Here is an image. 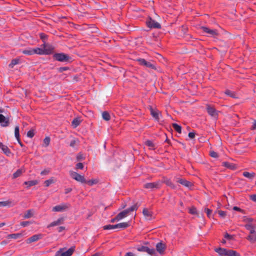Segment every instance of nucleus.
<instances>
[{
	"mask_svg": "<svg viewBox=\"0 0 256 256\" xmlns=\"http://www.w3.org/2000/svg\"><path fill=\"white\" fill-rule=\"evenodd\" d=\"M118 229H124L129 226V222H124L116 224Z\"/></svg>",
	"mask_w": 256,
	"mask_h": 256,
	"instance_id": "23",
	"label": "nucleus"
},
{
	"mask_svg": "<svg viewBox=\"0 0 256 256\" xmlns=\"http://www.w3.org/2000/svg\"><path fill=\"white\" fill-rule=\"evenodd\" d=\"M252 129L253 130L256 129V120H254V121Z\"/></svg>",
	"mask_w": 256,
	"mask_h": 256,
	"instance_id": "64",
	"label": "nucleus"
},
{
	"mask_svg": "<svg viewBox=\"0 0 256 256\" xmlns=\"http://www.w3.org/2000/svg\"><path fill=\"white\" fill-rule=\"evenodd\" d=\"M195 136V134L193 132H189L188 134V136L190 138H194Z\"/></svg>",
	"mask_w": 256,
	"mask_h": 256,
	"instance_id": "63",
	"label": "nucleus"
},
{
	"mask_svg": "<svg viewBox=\"0 0 256 256\" xmlns=\"http://www.w3.org/2000/svg\"><path fill=\"white\" fill-rule=\"evenodd\" d=\"M40 36L42 42H44L43 46H47L46 44V40L47 39L48 36L46 34L44 33H41L40 34Z\"/></svg>",
	"mask_w": 256,
	"mask_h": 256,
	"instance_id": "36",
	"label": "nucleus"
},
{
	"mask_svg": "<svg viewBox=\"0 0 256 256\" xmlns=\"http://www.w3.org/2000/svg\"><path fill=\"white\" fill-rule=\"evenodd\" d=\"M14 136L16 138V139H19V138H20V128L19 126H17L15 127L14 128Z\"/></svg>",
	"mask_w": 256,
	"mask_h": 256,
	"instance_id": "38",
	"label": "nucleus"
},
{
	"mask_svg": "<svg viewBox=\"0 0 256 256\" xmlns=\"http://www.w3.org/2000/svg\"><path fill=\"white\" fill-rule=\"evenodd\" d=\"M22 54H26V55H28V56L32 55V54H34V48H28L25 49L24 50H22Z\"/></svg>",
	"mask_w": 256,
	"mask_h": 256,
	"instance_id": "27",
	"label": "nucleus"
},
{
	"mask_svg": "<svg viewBox=\"0 0 256 256\" xmlns=\"http://www.w3.org/2000/svg\"><path fill=\"white\" fill-rule=\"evenodd\" d=\"M43 238V235L42 234H37L32 236L26 240V244H30L33 242H36L40 240H41Z\"/></svg>",
	"mask_w": 256,
	"mask_h": 256,
	"instance_id": "8",
	"label": "nucleus"
},
{
	"mask_svg": "<svg viewBox=\"0 0 256 256\" xmlns=\"http://www.w3.org/2000/svg\"><path fill=\"white\" fill-rule=\"evenodd\" d=\"M44 48H34V54H38L40 55H48L51 54L54 50V48L50 46H44Z\"/></svg>",
	"mask_w": 256,
	"mask_h": 256,
	"instance_id": "2",
	"label": "nucleus"
},
{
	"mask_svg": "<svg viewBox=\"0 0 256 256\" xmlns=\"http://www.w3.org/2000/svg\"><path fill=\"white\" fill-rule=\"evenodd\" d=\"M120 220V218H117V216H116L115 218H114L111 219V220H110V222H115L116 221H119V220Z\"/></svg>",
	"mask_w": 256,
	"mask_h": 256,
	"instance_id": "61",
	"label": "nucleus"
},
{
	"mask_svg": "<svg viewBox=\"0 0 256 256\" xmlns=\"http://www.w3.org/2000/svg\"><path fill=\"white\" fill-rule=\"evenodd\" d=\"M80 120L78 118H74L72 122V124L74 128L77 127L80 124Z\"/></svg>",
	"mask_w": 256,
	"mask_h": 256,
	"instance_id": "35",
	"label": "nucleus"
},
{
	"mask_svg": "<svg viewBox=\"0 0 256 256\" xmlns=\"http://www.w3.org/2000/svg\"><path fill=\"white\" fill-rule=\"evenodd\" d=\"M177 182L187 188H190L192 186L191 182L186 180V179L178 178Z\"/></svg>",
	"mask_w": 256,
	"mask_h": 256,
	"instance_id": "16",
	"label": "nucleus"
},
{
	"mask_svg": "<svg viewBox=\"0 0 256 256\" xmlns=\"http://www.w3.org/2000/svg\"><path fill=\"white\" fill-rule=\"evenodd\" d=\"M224 93L226 94L227 96H228L231 98H237L236 94L234 92L231 91L229 90H227L225 91Z\"/></svg>",
	"mask_w": 256,
	"mask_h": 256,
	"instance_id": "28",
	"label": "nucleus"
},
{
	"mask_svg": "<svg viewBox=\"0 0 256 256\" xmlns=\"http://www.w3.org/2000/svg\"><path fill=\"white\" fill-rule=\"evenodd\" d=\"M224 238H227V239H228V240H231L232 239V236L229 234H228V233H226L225 234H224Z\"/></svg>",
	"mask_w": 256,
	"mask_h": 256,
	"instance_id": "58",
	"label": "nucleus"
},
{
	"mask_svg": "<svg viewBox=\"0 0 256 256\" xmlns=\"http://www.w3.org/2000/svg\"><path fill=\"white\" fill-rule=\"evenodd\" d=\"M22 236V233H16V234H10L7 236L8 238H14L17 239L18 238H20Z\"/></svg>",
	"mask_w": 256,
	"mask_h": 256,
	"instance_id": "25",
	"label": "nucleus"
},
{
	"mask_svg": "<svg viewBox=\"0 0 256 256\" xmlns=\"http://www.w3.org/2000/svg\"><path fill=\"white\" fill-rule=\"evenodd\" d=\"M0 124L2 127H6L10 124L8 117H5L2 114H0Z\"/></svg>",
	"mask_w": 256,
	"mask_h": 256,
	"instance_id": "13",
	"label": "nucleus"
},
{
	"mask_svg": "<svg viewBox=\"0 0 256 256\" xmlns=\"http://www.w3.org/2000/svg\"><path fill=\"white\" fill-rule=\"evenodd\" d=\"M70 68L68 66L60 67L58 68V72H62L64 71L68 70Z\"/></svg>",
	"mask_w": 256,
	"mask_h": 256,
	"instance_id": "46",
	"label": "nucleus"
},
{
	"mask_svg": "<svg viewBox=\"0 0 256 256\" xmlns=\"http://www.w3.org/2000/svg\"><path fill=\"white\" fill-rule=\"evenodd\" d=\"M218 214H219V216L220 217L224 218V216H226V212L222 211V210H219L218 212Z\"/></svg>",
	"mask_w": 256,
	"mask_h": 256,
	"instance_id": "51",
	"label": "nucleus"
},
{
	"mask_svg": "<svg viewBox=\"0 0 256 256\" xmlns=\"http://www.w3.org/2000/svg\"><path fill=\"white\" fill-rule=\"evenodd\" d=\"M136 248V250L140 252H146L149 254H153L155 253V250L154 248H150L145 246H138Z\"/></svg>",
	"mask_w": 256,
	"mask_h": 256,
	"instance_id": "6",
	"label": "nucleus"
},
{
	"mask_svg": "<svg viewBox=\"0 0 256 256\" xmlns=\"http://www.w3.org/2000/svg\"><path fill=\"white\" fill-rule=\"evenodd\" d=\"M50 172V170L48 169H45L44 170L40 172V174L42 176H44L48 174Z\"/></svg>",
	"mask_w": 256,
	"mask_h": 256,
	"instance_id": "53",
	"label": "nucleus"
},
{
	"mask_svg": "<svg viewBox=\"0 0 256 256\" xmlns=\"http://www.w3.org/2000/svg\"><path fill=\"white\" fill-rule=\"evenodd\" d=\"M22 172V171L20 169L18 170L15 172L13 174V178H16L18 176H20Z\"/></svg>",
	"mask_w": 256,
	"mask_h": 256,
	"instance_id": "39",
	"label": "nucleus"
},
{
	"mask_svg": "<svg viewBox=\"0 0 256 256\" xmlns=\"http://www.w3.org/2000/svg\"><path fill=\"white\" fill-rule=\"evenodd\" d=\"M138 208V206L137 204H134L133 206H131L130 208L121 212L117 215V218H120V220L126 217L128 215V214L130 212H132L135 210H136Z\"/></svg>",
	"mask_w": 256,
	"mask_h": 256,
	"instance_id": "3",
	"label": "nucleus"
},
{
	"mask_svg": "<svg viewBox=\"0 0 256 256\" xmlns=\"http://www.w3.org/2000/svg\"><path fill=\"white\" fill-rule=\"evenodd\" d=\"M19 62L20 60L18 58L13 59L12 60L8 66L10 68H12L15 65L18 64L19 63Z\"/></svg>",
	"mask_w": 256,
	"mask_h": 256,
	"instance_id": "33",
	"label": "nucleus"
},
{
	"mask_svg": "<svg viewBox=\"0 0 256 256\" xmlns=\"http://www.w3.org/2000/svg\"><path fill=\"white\" fill-rule=\"evenodd\" d=\"M174 129L178 133L182 132V126L177 124L174 123L172 124Z\"/></svg>",
	"mask_w": 256,
	"mask_h": 256,
	"instance_id": "30",
	"label": "nucleus"
},
{
	"mask_svg": "<svg viewBox=\"0 0 256 256\" xmlns=\"http://www.w3.org/2000/svg\"><path fill=\"white\" fill-rule=\"evenodd\" d=\"M38 184V180H32L24 182V184L27 185V188L36 185Z\"/></svg>",
	"mask_w": 256,
	"mask_h": 256,
	"instance_id": "24",
	"label": "nucleus"
},
{
	"mask_svg": "<svg viewBox=\"0 0 256 256\" xmlns=\"http://www.w3.org/2000/svg\"><path fill=\"white\" fill-rule=\"evenodd\" d=\"M64 218L62 217L58 218L56 220L52 222L48 226L47 228L52 227L56 226H58L64 222Z\"/></svg>",
	"mask_w": 256,
	"mask_h": 256,
	"instance_id": "15",
	"label": "nucleus"
},
{
	"mask_svg": "<svg viewBox=\"0 0 256 256\" xmlns=\"http://www.w3.org/2000/svg\"><path fill=\"white\" fill-rule=\"evenodd\" d=\"M142 213L146 219L148 220H150L152 214L146 208H144L143 210Z\"/></svg>",
	"mask_w": 256,
	"mask_h": 256,
	"instance_id": "26",
	"label": "nucleus"
},
{
	"mask_svg": "<svg viewBox=\"0 0 256 256\" xmlns=\"http://www.w3.org/2000/svg\"><path fill=\"white\" fill-rule=\"evenodd\" d=\"M53 58L57 61L64 62H70L72 58L68 54L60 52L56 53L53 55Z\"/></svg>",
	"mask_w": 256,
	"mask_h": 256,
	"instance_id": "1",
	"label": "nucleus"
},
{
	"mask_svg": "<svg viewBox=\"0 0 256 256\" xmlns=\"http://www.w3.org/2000/svg\"><path fill=\"white\" fill-rule=\"evenodd\" d=\"M70 175L72 178L76 180V181L84 184L86 182V180L85 179L84 176H82L76 172L70 170Z\"/></svg>",
	"mask_w": 256,
	"mask_h": 256,
	"instance_id": "5",
	"label": "nucleus"
},
{
	"mask_svg": "<svg viewBox=\"0 0 256 256\" xmlns=\"http://www.w3.org/2000/svg\"><path fill=\"white\" fill-rule=\"evenodd\" d=\"M98 182L96 180H91L88 181H86V182L90 186H92L94 184H96Z\"/></svg>",
	"mask_w": 256,
	"mask_h": 256,
	"instance_id": "43",
	"label": "nucleus"
},
{
	"mask_svg": "<svg viewBox=\"0 0 256 256\" xmlns=\"http://www.w3.org/2000/svg\"><path fill=\"white\" fill-rule=\"evenodd\" d=\"M116 228H118V226H116V224L114 225L108 224L104 226H103V229L104 230H110Z\"/></svg>",
	"mask_w": 256,
	"mask_h": 256,
	"instance_id": "31",
	"label": "nucleus"
},
{
	"mask_svg": "<svg viewBox=\"0 0 256 256\" xmlns=\"http://www.w3.org/2000/svg\"><path fill=\"white\" fill-rule=\"evenodd\" d=\"M166 248V246L164 244L161 242V254H162Z\"/></svg>",
	"mask_w": 256,
	"mask_h": 256,
	"instance_id": "54",
	"label": "nucleus"
},
{
	"mask_svg": "<svg viewBox=\"0 0 256 256\" xmlns=\"http://www.w3.org/2000/svg\"><path fill=\"white\" fill-rule=\"evenodd\" d=\"M214 250L220 256H227V254L228 251V250L222 248H216Z\"/></svg>",
	"mask_w": 256,
	"mask_h": 256,
	"instance_id": "17",
	"label": "nucleus"
},
{
	"mask_svg": "<svg viewBox=\"0 0 256 256\" xmlns=\"http://www.w3.org/2000/svg\"><path fill=\"white\" fill-rule=\"evenodd\" d=\"M65 230V227L64 226H60L58 228V231L59 232H62V230Z\"/></svg>",
	"mask_w": 256,
	"mask_h": 256,
	"instance_id": "62",
	"label": "nucleus"
},
{
	"mask_svg": "<svg viewBox=\"0 0 256 256\" xmlns=\"http://www.w3.org/2000/svg\"><path fill=\"white\" fill-rule=\"evenodd\" d=\"M84 158L83 155L80 153L78 154L76 156V159L78 160H80Z\"/></svg>",
	"mask_w": 256,
	"mask_h": 256,
	"instance_id": "57",
	"label": "nucleus"
},
{
	"mask_svg": "<svg viewBox=\"0 0 256 256\" xmlns=\"http://www.w3.org/2000/svg\"><path fill=\"white\" fill-rule=\"evenodd\" d=\"M153 38L154 40L155 41H158L159 40V32L157 33H154L153 34Z\"/></svg>",
	"mask_w": 256,
	"mask_h": 256,
	"instance_id": "49",
	"label": "nucleus"
},
{
	"mask_svg": "<svg viewBox=\"0 0 256 256\" xmlns=\"http://www.w3.org/2000/svg\"><path fill=\"white\" fill-rule=\"evenodd\" d=\"M0 148L2 150L3 152L8 156H10V154H12L10 150L6 146L4 145L3 144L0 146Z\"/></svg>",
	"mask_w": 256,
	"mask_h": 256,
	"instance_id": "18",
	"label": "nucleus"
},
{
	"mask_svg": "<svg viewBox=\"0 0 256 256\" xmlns=\"http://www.w3.org/2000/svg\"><path fill=\"white\" fill-rule=\"evenodd\" d=\"M233 210L236 211H238L240 212H242L243 210H242L240 208L238 207V206H234L233 208Z\"/></svg>",
	"mask_w": 256,
	"mask_h": 256,
	"instance_id": "60",
	"label": "nucleus"
},
{
	"mask_svg": "<svg viewBox=\"0 0 256 256\" xmlns=\"http://www.w3.org/2000/svg\"><path fill=\"white\" fill-rule=\"evenodd\" d=\"M102 117L104 120L106 121H108L110 119V115L109 113L106 111L102 112Z\"/></svg>",
	"mask_w": 256,
	"mask_h": 256,
	"instance_id": "32",
	"label": "nucleus"
},
{
	"mask_svg": "<svg viewBox=\"0 0 256 256\" xmlns=\"http://www.w3.org/2000/svg\"><path fill=\"white\" fill-rule=\"evenodd\" d=\"M64 248H60L54 256H71L75 250L74 246H71L67 250L64 251Z\"/></svg>",
	"mask_w": 256,
	"mask_h": 256,
	"instance_id": "4",
	"label": "nucleus"
},
{
	"mask_svg": "<svg viewBox=\"0 0 256 256\" xmlns=\"http://www.w3.org/2000/svg\"><path fill=\"white\" fill-rule=\"evenodd\" d=\"M84 168V164L82 162H78L76 165V169L82 170Z\"/></svg>",
	"mask_w": 256,
	"mask_h": 256,
	"instance_id": "47",
	"label": "nucleus"
},
{
	"mask_svg": "<svg viewBox=\"0 0 256 256\" xmlns=\"http://www.w3.org/2000/svg\"><path fill=\"white\" fill-rule=\"evenodd\" d=\"M250 200L256 202V194H252L250 196Z\"/></svg>",
	"mask_w": 256,
	"mask_h": 256,
	"instance_id": "59",
	"label": "nucleus"
},
{
	"mask_svg": "<svg viewBox=\"0 0 256 256\" xmlns=\"http://www.w3.org/2000/svg\"><path fill=\"white\" fill-rule=\"evenodd\" d=\"M11 204H12V202L9 200L0 202V207L10 206Z\"/></svg>",
	"mask_w": 256,
	"mask_h": 256,
	"instance_id": "41",
	"label": "nucleus"
},
{
	"mask_svg": "<svg viewBox=\"0 0 256 256\" xmlns=\"http://www.w3.org/2000/svg\"><path fill=\"white\" fill-rule=\"evenodd\" d=\"M210 156L212 158H218V154L214 151H212V152H210Z\"/></svg>",
	"mask_w": 256,
	"mask_h": 256,
	"instance_id": "55",
	"label": "nucleus"
},
{
	"mask_svg": "<svg viewBox=\"0 0 256 256\" xmlns=\"http://www.w3.org/2000/svg\"><path fill=\"white\" fill-rule=\"evenodd\" d=\"M145 144H146V145L147 146H148L149 147L152 148L154 146L153 142L150 140H148L146 141Z\"/></svg>",
	"mask_w": 256,
	"mask_h": 256,
	"instance_id": "45",
	"label": "nucleus"
},
{
	"mask_svg": "<svg viewBox=\"0 0 256 256\" xmlns=\"http://www.w3.org/2000/svg\"><path fill=\"white\" fill-rule=\"evenodd\" d=\"M150 114L152 116L158 121V114L152 108H150Z\"/></svg>",
	"mask_w": 256,
	"mask_h": 256,
	"instance_id": "34",
	"label": "nucleus"
},
{
	"mask_svg": "<svg viewBox=\"0 0 256 256\" xmlns=\"http://www.w3.org/2000/svg\"><path fill=\"white\" fill-rule=\"evenodd\" d=\"M222 165L230 170H235L236 168V164L232 163H230L228 162H223L222 163Z\"/></svg>",
	"mask_w": 256,
	"mask_h": 256,
	"instance_id": "19",
	"label": "nucleus"
},
{
	"mask_svg": "<svg viewBox=\"0 0 256 256\" xmlns=\"http://www.w3.org/2000/svg\"><path fill=\"white\" fill-rule=\"evenodd\" d=\"M54 182V178L52 177L50 179L44 181V184L46 186L48 187L50 184Z\"/></svg>",
	"mask_w": 256,
	"mask_h": 256,
	"instance_id": "37",
	"label": "nucleus"
},
{
	"mask_svg": "<svg viewBox=\"0 0 256 256\" xmlns=\"http://www.w3.org/2000/svg\"><path fill=\"white\" fill-rule=\"evenodd\" d=\"M245 228L250 232V234H252L255 230V227L250 224H246L244 226Z\"/></svg>",
	"mask_w": 256,
	"mask_h": 256,
	"instance_id": "21",
	"label": "nucleus"
},
{
	"mask_svg": "<svg viewBox=\"0 0 256 256\" xmlns=\"http://www.w3.org/2000/svg\"><path fill=\"white\" fill-rule=\"evenodd\" d=\"M227 256H241L240 254L236 251L228 250L227 254Z\"/></svg>",
	"mask_w": 256,
	"mask_h": 256,
	"instance_id": "29",
	"label": "nucleus"
},
{
	"mask_svg": "<svg viewBox=\"0 0 256 256\" xmlns=\"http://www.w3.org/2000/svg\"><path fill=\"white\" fill-rule=\"evenodd\" d=\"M207 112L208 114L212 117L214 118H217L218 116V112L216 109L210 106H208L206 108Z\"/></svg>",
	"mask_w": 256,
	"mask_h": 256,
	"instance_id": "14",
	"label": "nucleus"
},
{
	"mask_svg": "<svg viewBox=\"0 0 256 256\" xmlns=\"http://www.w3.org/2000/svg\"><path fill=\"white\" fill-rule=\"evenodd\" d=\"M201 29L204 32L208 34L210 36H215L218 34L217 30L214 29H210L206 26H202Z\"/></svg>",
	"mask_w": 256,
	"mask_h": 256,
	"instance_id": "9",
	"label": "nucleus"
},
{
	"mask_svg": "<svg viewBox=\"0 0 256 256\" xmlns=\"http://www.w3.org/2000/svg\"><path fill=\"white\" fill-rule=\"evenodd\" d=\"M242 175L244 177L248 178L250 180H252L255 176L256 174L254 172H244L242 173Z\"/></svg>",
	"mask_w": 256,
	"mask_h": 256,
	"instance_id": "22",
	"label": "nucleus"
},
{
	"mask_svg": "<svg viewBox=\"0 0 256 256\" xmlns=\"http://www.w3.org/2000/svg\"><path fill=\"white\" fill-rule=\"evenodd\" d=\"M78 142V140H76V139H73L70 142V146H71V147H74L76 143L77 142Z\"/></svg>",
	"mask_w": 256,
	"mask_h": 256,
	"instance_id": "48",
	"label": "nucleus"
},
{
	"mask_svg": "<svg viewBox=\"0 0 256 256\" xmlns=\"http://www.w3.org/2000/svg\"><path fill=\"white\" fill-rule=\"evenodd\" d=\"M205 211L208 217L210 218L212 213V210L209 208H206Z\"/></svg>",
	"mask_w": 256,
	"mask_h": 256,
	"instance_id": "52",
	"label": "nucleus"
},
{
	"mask_svg": "<svg viewBox=\"0 0 256 256\" xmlns=\"http://www.w3.org/2000/svg\"><path fill=\"white\" fill-rule=\"evenodd\" d=\"M50 138L48 136L46 137L44 140V144L45 146H48L50 142Z\"/></svg>",
	"mask_w": 256,
	"mask_h": 256,
	"instance_id": "42",
	"label": "nucleus"
},
{
	"mask_svg": "<svg viewBox=\"0 0 256 256\" xmlns=\"http://www.w3.org/2000/svg\"><path fill=\"white\" fill-rule=\"evenodd\" d=\"M32 216V210H29L24 214V218H31Z\"/></svg>",
	"mask_w": 256,
	"mask_h": 256,
	"instance_id": "40",
	"label": "nucleus"
},
{
	"mask_svg": "<svg viewBox=\"0 0 256 256\" xmlns=\"http://www.w3.org/2000/svg\"><path fill=\"white\" fill-rule=\"evenodd\" d=\"M189 212L190 214H194L196 213V208H193L190 209Z\"/></svg>",
	"mask_w": 256,
	"mask_h": 256,
	"instance_id": "56",
	"label": "nucleus"
},
{
	"mask_svg": "<svg viewBox=\"0 0 256 256\" xmlns=\"http://www.w3.org/2000/svg\"><path fill=\"white\" fill-rule=\"evenodd\" d=\"M30 224V222L28 221H24L20 222V226L23 227H25Z\"/></svg>",
	"mask_w": 256,
	"mask_h": 256,
	"instance_id": "50",
	"label": "nucleus"
},
{
	"mask_svg": "<svg viewBox=\"0 0 256 256\" xmlns=\"http://www.w3.org/2000/svg\"><path fill=\"white\" fill-rule=\"evenodd\" d=\"M159 182H148L144 184V188L147 189H150L151 190H154L155 189H157L159 188Z\"/></svg>",
	"mask_w": 256,
	"mask_h": 256,
	"instance_id": "12",
	"label": "nucleus"
},
{
	"mask_svg": "<svg viewBox=\"0 0 256 256\" xmlns=\"http://www.w3.org/2000/svg\"><path fill=\"white\" fill-rule=\"evenodd\" d=\"M34 130H30L27 132V136L30 138H32L34 137Z\"/></svg>",
	"mask_w": 256,
	"mask_h": 256,
	"instance_id": "44",
	"label": "nucleus"
},
{
	"mask_svg": "<svg viewBox=\"0 0 256 256\" xmlns=\"http://www.w3.org/2000/svg\"><path fill=\"white\" fill-rule=\"evenodd\" d=\"M246 239L251 243H254L256 242V232H254L252 234H250L248 236Z\"/></svg>",
	"mask_w": 256,
	"mask_h": 256,
	"instance_id": "20",
	"label": "nucleus"
},
{
	"mask_svg": "<svg viewBox=\"0 0 256 256\" xmlns=\"http://www.w3.org/2000/svg\"><path fill=\"white\" fill-rule=\"evenodd\" d=\"M146 24L147 26L150 28H160V24L151 18H150L149 20L146 21Z\"/></svg>",
	"mask_w": 256,
	"mask_h": 256,
	"instance_id": "10",
	"label": "nucleus"
},
{
	"mask_svg": "<svg viewBox=\"0 0 256 256\" xmlns=\"http://www.w3.org/2000/svg\"><path fill=\"white\" fill-rule=\"evenodd\" d=\"M137 60L139 62L140 65L144 66L146 68H149L152 69L155 68V66L152 64L150 62L146 61L144 58H138Z\"/></svg>",
	"mask_w": 256,
	"mask_h": 256,
	"instance_id": "11",
	"label": "nucleus"
},
{
	"mask_svg": "<svg viewBox=\"0 0 256 256\" xmlns=\"http://www.w3.org/2000/svg\"><path fill=\"white\" fill-rule=\"evenodd\" d=\"M69 207V204L63 203L53 207L52 210L53 212H62L68 210Z\"/></svg>",
	"mask_w": 256,
	"mask_h": 256,
	"instance_id": "7",
	"label": "nucleus"
}]
</instances>
